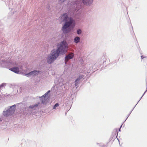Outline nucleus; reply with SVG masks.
<instances>
[{"mask_svg":"<svg viewBox=\"0 0 147 147\" xmlns=\"http://www.w3.org/2000/svg\"><path fill=\"white\" fill-rule=\"evenodd\" d=\"M58 48L56 50H53L51 54L48 56L47 57V63L51 64L61 54H64L67 51L68 48L67 44L65 40H63L58 45Z\"/></svg>","mask_w":147,"mask_h":147,"instance_id":"obj_1","label":"nucleus"},{"mask_svg":"<svg viewBox=\"0 0 147 147\" xmlns=\"http://www.w3.org/2000/svg\"><path fill=\"white\" fill-rule=\"evenodd\" d=\"M73 21L71 18H69V21L65 22L63 27V31L64 33H67L71 31V29H70L69 26L73 23Z\"/></svg>","mask_w":147,"mask_h":147,"instance_id":"obj_2","label":"nucleus"},{"mask_svg":"<svg viewBox=\"0 0 147 147\" xmlns=\"http://www.w3.org/2000/svg\"><path fill=\"white\" fill-rule=\"evenodd\" d=\"M14 111V110H11V108H10L6 111H4L3 114L4 116L7 117L13 113Z\"/></svg>","mask_w":147,"mask_h":147,"instance_id":"obj_3","label":"nucleus"},{"mask_svg":"<svg viewBox=\"0 0 147 147\" xmlns=\"http://www.w3.org/2000/svg\"><path fill=\"white\" fill-rule=\"evenodd\" d=\"M74 56V54L72 53H71L67 55L65 57V63L70 59L73 58Z\"/></svg>","mask_w":147,"mask_h":147,"instance_id":"obj_4","label":"nucleus"},{"mask_svg":"<svg viewBox=\"0 0 147 147\" xmlns=\"http://www.w3.org/2000/svg\"><path fill=\"white\" fill-rule=\"evenodd\" d=\"M61 19L62 22L68 20L69 18H68L67 14L66 13H64L63 15L61 16Z\"/></svg>","mask_w":147,"mask_h":147,"instance_id":"obj_5","label":"nucleus"},{"mask_svg":"<svg viewBox=\"0 0 147 147\" xmlns=\"http://www.w3.org/2000/svg\"><path fill=\"white\" fill-rule=\"evenodd\" d=\"M11 71H13L14 72L18 74L20 71L18 67H15L11 68H10L9 69Z\"/></svg>","mask_w":147,"mask_h":147,"instance_id":"obj_6","label":"nucleus"},{"mask_svg":"<svg viewBox=\"0 0 147 147\" xmlns=\"http://www.w3.org/2000/svg\"><path fill=\"white\" fill-rule=\"evenodd\" d=\"M38 71H36V70H34L32 71L30 73H28L27 74H25L26 76H28L29 75H32V76H34L36 75V74H38Z\"/></svg>","mask_w":147,"mask_h":147,"instance_id":"obj_7","label":"nucleus"},{"mask_svg":"<svg viewBox=\"0 0 147 147\" xmlns=\"http://www.w3.org/2000/svg\"><path fill=\"white\" fill-rule=\"evenodd\" d=\"M83 3L86 5L91 4L93 0H82Z\"/></svg>","mask_w":147,"mask_h":147,"instance_id":"obj_8","label":"nucleus"},{"mask_svg":"<svg viewBox=\"0 0 147 147\" xmlns=\"http://www.w3.org/2000/svg\"><path fill=\"white\" fill-rule=\"evenodd\" d=\"M74 7H76V10H78L79 9V8H80V4L78 3V5H77V3L76 4L74 5Z\"/></svg>","mask_w":147,"mask_h":147,"instance_id":"obj_9","label":"nucleus"},{"mask_svg":"<svg viewBox=\"0 0 147 147\" xmlns=\"http://www.w3.org/2000/svg\"><path fill=\"white\" fill-rule=\"evenodd\" d=\"M80 40V38L78 37H76L74 38V42L76 43H78V42H79V40Z\"/></svg>","mask_w":147,"mask_h":147,"instance_id":"obj_10","label":"nucleus"},{"mask_svg":"<svg viewBox=\"0 0 147 147\" xmlns=\"http://www.w3.org/2000/svg\"><path fill=\"white\" fill-rule=\"evenodd\" d=\"M80 81V79L79 78H78L75 81V86H76L79 84V82Z\"/></svg>","mask_w":147,"mask_h":147,"instance_id":"obj_11","label":"nucleus"},{"mask_svg":"<svg viewBox=\"0 0 147 147\" xmlns=\"http://www.w3.org/2000/svg\"><path fill=\"white\" fill-rule=\"evenodd\" d=\"M59 105L58 103H57L55 104L54 106L53 107V109H56V107H59Z\"/></svg>","mask_w":147,"mask_h":147,"instance_id":"obj_12","label":"nucleus"},{"mask_svg":"<svg viewBox=\"0 0 147 147\" xmlns=\"http://www.w3.org/2000/svg\"><path fill=\"white\" fill-rule=\"evenodd\" d=\"M81 32H82L81 30L80 29L78 30L77 31V33L78 34H81Z\"/></svg>","mask_w":147,"mask_h":147,"instance_id":"obj_13","label":"nucleus"},{"mask_svg":"<svg viewBox=\"0 0 147 147\" xmlns=\"http://www.w3.org/2000/svg\"><path fill=\"white\" fill-rule=\"evenodd\" d=\"M50 92V91L49 90L48 91L47 93H45V94L43 96H44L45 97L46 95H47V94Z\"/></svg>","mask_w":147,"mask_h":147,"instance_id":"obj_14","label":"nucleus"},{"mask_svg":"<svg viewBox=\"0 0 147 147\" xmlns=\"http://www.w3.org/2000/svg\"><path fill=\"white\" fill-rule=\"evenodd\" d=\"M5 85L4 84H1V86H0V87H3Z\"/></svg>","mask_w":147,"mask_h":147,"instance_id":"obj_15","label":"nucleus"},{"mask_svg":"<svg viewBox=\"0 0 147 147\" xmlns=\"http://www.w3.org/2000/svg\"><path fill=\"white\" fill-rule=\"evenodd\" d=\"M65 0H60V1L61 2H63Z\"/></svg>","mask_w":147,"mask_h":147,"instance_id":"obj_16","label":"nucleus"},{"mask_svg":"<svg viewBox=\"0 0 147 147\" xmlns=\"http://www.w3.org/2000/svg\"><path fill=\"white\" fill-rule=\"evenodd\" d=\"M141 58H142H142H143V56H141Z\"/></svg>","mask_w":147,"mask_h":147,"instance_id":"obj_17","label":"nucleus"},{"mask_svg":"<svg viewBox=\"0 0 147 147\" xmlns=\"http://www.w3.org/2000/svg\"><path fill=\"white\" fill-rule=\"evenodd\" d=\"M20 68L21 69H22V67H20Z\"/></svg>","mask_w":147,"mask_h":147,"instance_id":"obj_18","label":"nucleus"},{"mask_svg":"<svg viewBox=\"0 0 147 147\" xmlns=\"http://www.w3.org/2000/svg\"><path fill=\"white\" fill-rule=\"evenodd\" d=\"M38 105H35V106H38Z\"/></svg>","mask_w":147,"mask_h":147,"instance_id":"obj_19","label":"nucleus"}]
</instances>
